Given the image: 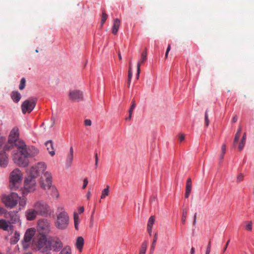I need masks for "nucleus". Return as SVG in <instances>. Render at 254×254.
I'll use <instances>...</instances> for the list:
<instances>
[{"label": "nucleus", "instance_id": "f257e3e1", "mask_svg": "<svg viewBox=\"0 0 254 254\" xmlns=\"http://www.w3.org/2000/svg\"><path fill=\"white\" fill-rule=\"evenodd\" d=\"M16 150L14 149L12 154L13 162L20 167H26L29 164L27 155L25 154V143L23 141H19L16 144Z\"/></svg>", "mask_w": 254, "mask_h": 254}, {"label": "nucleus", "instance_id": "f03ea898", "mask_svg": "<svg viewBox=\"0 0 254 254\" xmlns=\"http://www.w3.org/2000/svg\"><path fill=\"white\" fill-rule=\"evenodd\" d=\"M58 210L60 212L57 215L55 225L59 229H65L67 227L69 224L68 215L63 207H58Z\"/></svg>", "mask_w": 254, "mask_h": 254}, {"label": "nucleus", "instance_id": "7ed1b4c3", "mask_svg": "<svg viewBox=\"0 0 254 254\" xmlns=\"http://www.w3.org/2000/svg\"><path fill=\"white\" fill-rule=\"evenodd\" d=\"M33 207L36 210L38 215L42 216L47 217L52 212L47 202L42 200L36 201L33 204Z\"/></svg>", "mask_w": 254, "mask_h": 254}, {"label": "nucleus", "instance_id": "20e7f679", "mask_svg": "<svg viewBox=\"0 0 254 254\" xmlns=\"http://www.w3.org/2000/svg\"><path fill=\"white\" fill-rule=\"evenodd\" d=\"M22 174L18 169H15L10 174V187L11 190H16L21 182Z\"/></svg>", "mask_w": 254, "mask_h": 254}, {"label": "nucleus", "instance_id": "39448f33", "mask_svg": "<svg viewBox=\"0 0 254 254\" xmlns=\"http://www.w3.org/2000/svg\"><path fill=\"white\" fill-rule=\"evenodd\" d=\"M19 196L15 192H12L9 195H4L2 197V200L5 206L10 208L14 207L18 202Z\"/></svg>", "mask_w": 254, "mask_h": 254}, {"label": "nucleus", "instance_id": "423d86ee", "mask_svg": "<svg viewBox=\"0 0 254 254\" xmlns=\"http://www.w3.org/2000/svg\"><path fill=\"white\" fill-rule=\"evenodd\" d=\"M46 169V165L44 162H39L35 166H32L29 171V176L34 179L39 176L41 173H43Z\"/></svg>", "mask_w": 254, "mask_h": 254}, {"label": "nucleus", "instance_id": "0eeeda50", "mask_svg": "<svg viewBox=\"0 0 254 254\" xmlns=\"http://www.w3.org/2000/svg\"><path fill=\"white\" fill-rule=\"evenodd\" d=\"M62 247L63 243L59 238L54 237L48 239L47 250L58 252Z\"/></svg>", "mask_w": 254, "mask_h": 254}, {"label": "nucleus", "instance_id": "6e6552de", "mask_svg": "<svg viewBox=\"0 0 254 254\" xmlns=\"http://www.w3.org/2000/svg\"><path fill=\"white\" fill-rule=\"evenodd\" d=\"M13 149L12 145L5 144L4 145L3 150L0 152V167L5 168L7 166L8 158L6 152Z\"/></svg>", "mask_w": 254, "mask_h": 254}, {"label": "nucleus", "instance_id": "1a4fd4ad", "mask_svg": "<svg viewBox=\"0 0 254 254\" xmlns=\"http://www.w3.org/2000/svg\"><path fill=\"white\" fill-rule=\"evenodd\" d=\"M19 129L17 127H13L10 131L8 136V143L6 144L12 145V149L16 148V144L19 141H22L19 140Z\"/></svg>", "mask_w": 254, "mask_h": 254}, {"label": "nucleus", "instance_id": "9d476101", "mask_svg": "<svg viewBox=\"0 0 254 254\" xmlns=\"http://www.w3.org/2000/svg\"><path fill=\"white\" fill-rule=\"evenodd\" d=\"M37 102L36 98H31L24 101L21 105V110L23 114L30 113L35 108Z\"/></svg>", "mask_w": 254, "mask_h": 254}, {"label": "nucleus", "instance_id": "9b49d317", "mask_svg": "<svg viewBox=\"0 0 254 254\" xmlns=\"http://www.w3.org/2000/svg\"><path fill=\"white\" fill-rule=\"evenodd\" d=\"M52 175L49 172H46L44 176L41 178L40 186L45 190L50 189L52 187Z\"/></svg>", "mask_w": 254, "mask_h": 254}, {"label": "nucleus", "instance_id": "f8f14e48", "mask_svg": "<svg viewBox=\"0 0 254 254\" xmlns=\"http://www.w3.org/2000/svg\"><path fill=\"white\" fill-rule=\"evenodd\" d=\"M38 229L41 233L47 234L50 230V223L47 219H41L38 221Z\"/></svg>", "mask_w": 254, "mask_h": 254}, {"label": "nucleus", "instance_id": "ddd939ff", "mask_svg": "<svg viewBox=\"0 0 254 254\" xmlns=\"http://www.w3.org/2000/svg\"><path fill=\"white\" fill-rule=\"evenodd\" d=\"M36 184L35 179L28 177L24 181V189L28 192H32L36 189Z\"/></svg>", "mask_w": 254, "mask_h": 254}, {"label": "nucleus", "instance_id": "4468645a", "mask_svg": "<svg viewBox=\"0 0 254 254\" xmlns=\"http://www.w3.org/2000/svg\"><path fill=\"white\" fill-rule=\"evenodd\" d=\"M68 98L73 102H79L83 99V93L78 90H70L68 93Z\"/></svg>", "mask_w": 254, "mask_h": 254}, {"label": "nucleus", "instance_id": "2eb2a0df", "mask_svg": "<svg viewBox=\"0 0 254 254\" xmlns=\"http://www.w3.org/2000/svg\"><path fill=\"white\" fill-rule=\"evenodd\" d=\"M4 217L9 219L8 222L9 224H15L18 223L20 221L17 212L15 211L5 213Z\"/></svg>", "mask_w": 254, "mask_h": 254}, {"label": "nucleus", "instance_id": "dca6fc26", "mask_svg": "<svg viewBox=\"0 0 254 254\" xmlns=\"http://www.w3.org/2000/svg\"><path fill=\"white\" fill-rule=\"evenodd\" d=\"M48 239L45 235L40 234L38 241L37 247L39 250H47Z\"/></svg>", "mask_w": 254, "mask_h": 254}, {"label": "nucleus", "instance_id": "f3484780", "mask_svg": "<svg viewBox=\"0 0 254 254\" xmlns=\"http://www.w3.org/2000/svg\"><path fill=\"white\" fill-rule=\"evenodd\" d=\"M35 230L32 228L29 229L26 231L24 237V245L26 244V246L28 245V243L31 241L32 237L35 235Z\"/></svg>", "mask_w": 254, "mask_h": 254}, {"label": "nucleus", "instance_id": "a211bd4d", "mask_svg": "<svg viewBox=\"0 0 254 254\" xmlns=\"http://www.w3.org/2000/svg\"><path fill=\"white\" fill-rule=\"evenodd\" d=\"M37 215V211L33 207V208L29 209L25 212V216L26 219L29 221H32L36 219Z\"/></svg>", "mask_w": 254, "mask_h": 254}, {"label": "nucleus", "instance_id": "6ab92c4d", "mask_svg": "<svg viewBox=\"0 0 254 254\" xmlns=\"http://www.w3.org/2000/svg\"><path fill=\"white\" fill-rule=\"evenodd\" d=\"M39 153V150L35 147L32 146L30 147H27L25 144V154L27 155L28 157H33L37 155Z\"/></svg>", "mask_w": 254, "mask_h": 254}, {"label": "nucleus", "instance_id": "aec40b11", "mask_svg": "<svg viewBox=\"0 0 254 254\" xmlns=\"http://www.w3.org/2000/svg\"><path fill=\"white\" fill-rule=\"evenodd\" d=\"M9 222H7L5 220H0V229H2L4 231H7L9 229L10 230L13 229V226L9 225Z\"/></svg>", "mask_w": 254, "mask_h": 254}, {"label": "nucleus", "instance_id": "412c9836", "mask_svg": "<svg viewBox=\"0 0 254 254\" xmlns=\"http://www.w3.org/2000/svg\"><path fill=\"white\" fill-rule=\"evenodd\" d=\"M73 159V149L72 146L70 147L69 150V154L68 155L66 161V166L68 168L70 167L72 164Z\"/></svg>", "mask_w": 254, "mask_h": 254}, {"label": "nucleus", "instance_id": "4be33fe9", "mask_svg": "<svg viewBox=\"0 0 254 254\" xmlns=\"http://www.w3.org/2000/svg\"><path fill=\"white\" fill-rule=\"evenodd\" d=\"M45 145L47 147V149L48 150L49 154L53 156L55 154V150L53 147V142L52 140H50L45 143Z\"/></svg>", "mask_w": 254, "mask_h": 254}, {"label": "nucleus", "instance_id": "5701e85b", "mask_svg": "<svg viewBox=\"0 0 254 254\" xmlns=\"http://www.w3.org/2000/svg\"><path fill=\"white\" fill-rule=\"evenodd\" d=\"M121 21L118 18H116L114 20L113 27H112V33L114 35H116L119 28L120 26Z\"/></svg>", "mask_w": 254, "mask_h": 254}, {"label": "nucleus", "instance_id": "b1692460", "mask_svg": "<svg viewBox=\"0 0 254 254\" xmlns=\"http://www.w3.org/2000/svg\"><path fill=\"white\" fill-rule=\"evenodd\" d=\"M21 97L20 93L18 91H13L11 94V97L12 100L15 103H17L19 101Z\"/></svg>", "mask_w": 254, "mask_h": 254}, {"label": "nucleus", "instance_id": "393cba45", "mask_svg": "<svg viewBox=\"0 0 254 254\" xmlns=\"http://www.w3.org/2000/svg\"><path fill=\"white\" fill-rule=\"evenodd\" d=\"M84 245V239L82 237H78L77 238L76 245L78 250L81 252Z\"/></svg>", "mask_w": 254, "mask_h": 254}, {"label": "nucleus", "instance_id": "a878e982", "mask_svg": "<svg viewBox=\"0 0 254 254\" xmlns=\"http://www.w3.org/2000/svg\"><path fill=\"white\" fill-rule=\"evenodd\" d=\"M20 234L17 232H15L14 236L11 238L10 242L11 244H15L19 240Z\"/></svg>", "mask_w": 254, "mask_h": 254}, {"label": "nucleus", "instance_id": "bb28decb", "mask_svg": "<svg viewBox=\"0 0 254 254\" xmlns=\"http://www.w3.org/2000/svg\"><path fill=\"white\" fill-rule=\"evenodd\" d=\"M157 239H158V235H157V233H156L155 234V235L154 236L153 242L152 243V245L151 246V248H150V253L151 254H153L154 251V250H155V248L156 247V242L157 241Z\"/></svg>", "mask_w": 254, "mask_h": 254}, {"label": "nucleus", "instance_id": "cd10ccee", "mask_svg": "<svg viewBox=\"0 0 254 254\" xmlns=\"http://www.w3.org/2000/svg\"><path fill=\"white\" fill-rule=\"evenodd\" d=\"M50 190L51 191V195L56 198H58L59 197V193L57 190V189L54 186H52L50 188Z\"/></svg>", "mask_w": 254, "mask_h": 254}, {"label": "nucleus", "instance_id": "c85d7f7f", "mask_svg": "<svg viewBox=\"0 0 254 254\" xmlns=\"http://www.w3.org/2000/svg\"><path fill=\"white\" fill-rule=\"evenodd\" d=\"M73 218H74V227L76 230H78V225L80 222V220H79V218L78 215L77 213H76V212L74 213Z\"/></svg>", "mask_w": 254, "mask_h": 254}, {"label": "nucleus", "instance_id": "c756f323", "mask_svg": "<svg viewBox=\"0 0 254 254\" xmlns=\"http://www.w3.org/2000/svg\"><path fill=\"white\" fill-rule=\"evenodd\" d=\"M59 254H71V249L69 246H65Z\"/></svg>", "mask_w": 254, "mask_h": 254}, {"label": "nucleus", "instance_id": "7c9ffc66", "mask_svg": "<svg viewBox=\"0 0 254 254\" xmlns=\"http://www.w3.org/2000/svg\"><path fill=\"white\" fill-rule=\"evenodd\" d=\"M147 244L146 241H144L142 243L140 249L139 250V254H145L146 251L147 249Z\"/></svg>", "mask_w": 254, "mask_h": 254}, {"label": "nucleus", "instance_id": "2f4dec72", "mask_svg": "<svg viewBox=\"0 0 254 254\" xmlns=\"http://www.w3.org/2000/svg\"><path fill=\"white\" fill-rule=\"evenodd\" d=\"M192 184H186L185 197L188 198L191 190Z\"/></svg>", "mask_w": 254, "mask_h": 254}, {"label": "nucleus", "instance_id": "473e14b6", "mask_svg": "<svg viewBox=\"0 0 254 254\" xmlns=\"http://www.w3.org/2000/svg\"><path fill=\"white\" fill-rule=\"evenodd\" d=\"M109 193V186H107L106 188L104 189L102 191V194L101 195V199H104Z\"/></svg>", "mask_w": 254, "mask_h": 254}, {"label": "nucleus", "instance_id": "72a5a7b5", "mask_svg": "<svg viewBox=\"0 0 254 254\" xmlns=\"http://www.w3.org/2000/svg\"><path fill=\"white\" fill-rule=\"evenodd\" d=\"M154 222H155V217L154 216H151L149 220H148V224H147V228H152V226L154 223Z\"/></svg>", "mask_w": 254, "mask_h": 254}, {"label": "nucleus", "instance_id": "f704fd0d", "mask_svg": "<svg viewBox=\"0 0 254 254\" xmlns=\"http://www.w3.org/2000/svg\"><path fill=\"white\" fill-rule=\"evenodd\" d=\"M108 15L106 13L105 11L102 12V18L101 20V27H102L103 24L105 22L106 19H107Z\"/></svg>", "mask_w": 254, "mask_h": 254}, {"label": "nucleus", "instance_id": "c9c22d12", "mask_svg": "<svg viewBox=\"0 0 254 254\" xmlns=\"http://www.w3.org/2000/svg\"><path fill=\"white\" fill-rule=\"evenodd\" d=\"M187 216V209L186 208H184L183 210V214H182V222L183 224H185L186 223Z\"/></svg>", "mask_w": 254, "mask_h": 254}, {"label": "nucleus", "instance_id": "e433bc0d", "mask_svg": "<svg viewBox=\"0 0 254 254\" xmlns=\"http://www.w3.org/2000/svg\"><path fill=\"white\" fill-rule=\"evenodd\" d=\"M147 60V50L145 49V50L142 52L141 54V59L140 61L138 62H141V64L145 62Z\"/></svg>", "mask_w": 254, "mask_h": 254}, {"label": "nucleus", "instance_id": "4c0bfd02", "mask_svg": "<svg viewBox=\"0 0 254 254\" xmlns=\"http://www.w3.org/2000/svg\"><path fill=\"white\" fill-rule=\"evenodd\" d=\"M26 80L24 78H21L20 83L19 86V88L20 90H22L25 87Z\"/></svg>", "mask_w": 254, "mask_h": 254}, {"label": "nucleus", "instance_id": "58836bf2", "mask_svg": "<svg viewBox=\"0 0 254 254\" xmlns=\"http://www.w3.org/2000/svg\"><path fill=\"white\" fill-rule=\"evenodd\" d=\"M204 121H205V126L206 127L208 126L209 124V121L208 119V110H206L205 112Z\"/></svg>", "mask_w": 254, "mask_h": 254}, {"label": "nucleus", "instance_id": "ea45409f", "mask_svg": "<svg viewBox=\"0 0 254 254\" xmlns=\"http://www.w3.org/2000/svg\"><path fill=\"white\" fill-rule=\"evenodd\" d=\"M19 204L20 206L24 207L26 203V201L25 198H21L19 197Z\"/></svg>", "mask_w": 254, "mask_h": 254}, {"label": "nucleus", "instance_id": "a19ab883", "mask_svg": "<svg viewBox=\"0 0 254 254\" xmlns=\"http://www.w3.org/2000/svg\"><path fill=\"white\" fill-rule=\"evenodd\" d=\"M136 107V104L135 100L133 99L131 102V105L130 109L128 110V112L133 113V110Z\"/></svg>", "mask_w": 254, "mask_h": 254}, {"label": "nucleus", "instance_id": "79ce46f5", "mask_svg": "<svg viewBox=\"0 0 254 254\" xmlns=\"http://www.w3.org/2000/svg\"><path fill=\"white\" fill-rule=\"evenodd\" d=\"M245 143H246V141L241 139V140L239 144V146H238V149H239V151H241L242 150H243V149L244 147Z\"/></svg>", "mask_w": 254, "mask_h": 254}, {"label": "nucleus", "instance_id": "37998d69", "mask_svg": "<svg viewBox=\"0 0 254 254\" xmlns=\"http://www.w3.org/2000/svg\"><path fill=\"white\" fill-rule=\"evenodd\" d=\"M248 224L246 226V230L248 231H251L252 230L253 223L252 221L248 222Z\"/></svg>", "mask_w": 254, "mask_h": 254}, {"label": "nucleus", "instance_id": "c03bdc74", "mask_svg": "<svg viewBox=\"0 0 254 254\" xmlns=\"http://www.w3.org/2000/svg\"><path fill=\"white\" fill-rule=\"evenodd\" d=\"M140 65H141V62H138L137 64V78H138L140 72Z\"/></svg>", "mask_w": 254, "mask_h": 254}, {"label": "nucleus", "instance_id": "a18cd8bd", "mask_svg": "<svg viewBox=\"0 0 254 254\" xmlns=\"http://www.w3.org/2000/svg\"><path fill=\"white\" fill-rule=\"evenodd\" d=\"M132 73L131 70V63H129V69L128 71V78H132Z\"/></svg>", "mask_w": 254, "mask_h": 254}, {"label": "nucleus", "instance_id": "49530a36", "mask_svg": "<svg viewBox=\"0 0 254 254\" xmlns=\"http://www.w3.org/2000/svg\"><path fill=\"white\" fill-rule=\"evenodd\" d=\"M240 135L241 134H239V133L235 134V138H234V145H236L237 143L238 140L240 138Z\"/></svg>", "mask_w": 254, "mask_h": 254}, {"label": "nucleus", "instance_id": "de8ad7c7", "mask_svg": "<svg viewBox=\"0 0 254 254\" xmlns=\"http://www.w3.org/2000/svg\"><path fill=\"white\" fill-rule=\"evenodd\" d=\"M84 124L85 126H91L92 124L91 121L89 119H86L84 120Z\"/></svg>", "mask_w": 254, "mask_h": 254}, {"label": "nucleus", "instance_id": "09e8293b", "mask_svg": "<svg viewBox=\"0 0 254 254\" xmlns=\"http://www.w3.org/2000/svg\"><path fill=\"white\" fill-rule=\"evenodd\" d=\"M244 176L242 174H239L237 178V182L239 183L243 180Z\"/></svg>", "mask_w": 254, "mask_h": 254}, {"label": "nucleus", "instance_id": "8fccbe9b", "mask_svg": "<svg viewBox=\"0 0 254 254\" xmlns=\"http://www.w3.org/2000/svg\"><path fill=\"white\" fill-rule=\"evenodd\" d=\"M88 183V181L87 178H85L83 180V185L82 186V189H85L87 187Z\"/></svg>", "mask_w": 254, "mask_h": 254}, {"label": "nucleus", "instance_id": "3c124183", "mask_svg": "<svg viewBox=\"0 0 254 254\" xmlns=\"http://www.w3.org/2000/svg\"><path fill=\"white\" fill-rule=\"evenodd\" d=\"M95 168H97V167H98V154L97 153H95Z\"/></svg>", "mask_w": 254, "mask_h": 254}, {"label": "nucleus", "instance_id": "603ef678", "mask_svg": "<svg viewBox=\"0 0 254 254\" xmlns=\"http://www.w3.org/2000/svg\"><path fill=\"white\" fill-rule=\"evenodd\" d=\"M226 144H223L222 145V148H221L222 154H225V153H226Z\"/></svg>", "mask_w": 254, "mask_h": 254}, {"label": "nucleus", "instance_id": "864d4df0", "mask_svg": "<svg viewBox=\"0 0 254 254\" xmlns=\"http://www.w3.org/2000/svg\"><path fill=\"white\" fill-rule=\"evenodd\" d=\"M229 242H230V240H229L227 242V243H226V245H225V247H224V249H223V253H224V252L226 251L227 248V247H228V245H229Z\"/></svg>", "mask_w": 254, "mask_h": 254}, {"label": "nucleus", "instance_id": "5fc2aeb1", "mask_svg": "<svg viewBox=\"0 0 254 254\" xmlns=\"http://www.w3.org/2000/svg\"><path fill=\"white\" fill-rule=\"evenodd\" d=\"M94 212V211H93V213ZM93 214L92 213V215H91V220H90V227H92L93 226Z\"/></svg>", "mask_w": 254, "mask_h": 254}, {"label": "nucleus", "instance_id": "6e6d98bb", "mask_svg": "<svg viewBox=\"0 0 254 254\" xmlns=\"http://www.w3.org/2000/svg\"><path fill=\"white\" fill-rule=\"evenodd\" d=\"M5 213H6L5 209L2 207H0V215L3 213L5 214Z\"/></svg>", "mask_w": 254, "mask_h": 254}, {"label": "nucleus", "instance_id": "4d7b16f0", "mask_svg": "<svg viewBox=\"0 0 254 254\" xmlns=\"http://www.w3.org/2000/svg\"><path fill=\"white\" fill-rule=\"evenodd\" d=\"M179 139L181 141H183L185 139V135L184 134H180L179 136Z\"/></svg>", "mask_w": 254, "mask_h": 254}, {"label": "nucleus", "instance_id": "13d9d810", "mask_svg": "<svg viewBox=\"0 0 254 254\" xmlns=\"http://www.w3.org/2000/svg\"><path fill=\"white\" fill-rule=\"evenodd\" d=\"M84 209L83 206L80 207L78 209L79 213H82L84 212Z\"/></svg>", "mask_w": 254, "mask_h": 254}, {"label": "nucleus", "instance_id": "bf43d9fd", "mask_svg": "<svg viewBox=\"0 0 254 254\" xmlns=\"http://www.w3.org/2000/svg\"><path fill=\"white\" fill-rule=\"evenodd\" d=\"M128 114H129L128 117L126 118V120H130L131 119L132 113L128 112Z\"/></svg>", "mask_w": 254, "mask_h": 254}, {"label": "nucleus", "instance_id": "052dcab7", "mask_svg": "<svg viewBox=\"0 0 254 254\" xmlns=\"http://www.w3.org/2000/svg\"><path fill=\"white\" fill-rule=\"evenodd\" d=\"M91 196V192L90 191H88L87 192V193L86 194V197L88 199H89L90 198Z\"/></svg>", "mask_w": 254, "mask_h": 254}, {"label": "nucleus", "instance_id": "680f3d73", "mask_svg": "<svg viewBox=\"0 0 254 254\" xmlns=\"http://www.w3.org/2000/svg\"><path fill=\"white\" fill-rule=\"evenodd\" d=\"M152 228H147V231H148V232L149 234V235H151V234H152Z\"/></svg>", "mask_w": 254, "mask_h": 254}, {"label": "nucleus", "instance_id": "e2e57ef3", "mask_svg": "<svg viewBox=\"0 0 254 254\" xmlns=\"http://www.w3.org/2000/svg\"><path fill=\"white\" fill-rule=\"evenodd\" d=\"M237 120H238V117L237 116H235L233 118V120H232V121L233 123H236L237 121Z\"/></svg>", "mask_w": 254, "mask_h": 254}, {"label": "nucleus", "instance_id": "0e129e2a", "mask_svg": "<svg viewBox=\"0 0 254 254\" xmlns=\"http://www.w3.org/2000/svg\"><path fill=\"white\" fill-rule=\"evenodd\" d=\"M241 131H242V128H241V127H239V128H238L236 133H239V134H240L241 133Z\"/></svg>", "mask_w": 254, "mask_h": 254}, {"label": "nucleus", "instance_id": "69168bd1", "mask_svg": "<svg viewBox=\"0 0 254 254\" xmlns=\"http://www.w3.org/2000/svg\"><path fill=\"white\" fill-rule=\"evenodd\" d=\"M246 136H246V133L245 132L244 135H243V137H242V139L243 140L246 141Z\"/></svg>", "mask_w": 254, "mask_h": 254}, {"label": "nucleus", "instance_id": "338daca9", "mask_svg": "<svg viewBox=\"0 0 254 254\" xmlns=\"http://www.w3.org/2000/svg\"><path fill=\"white\" fill-rule=\"evenodd\" d=\"M210 251L211 249L206 248L205 254H210Z\"/></svg>", "mask_w": 254, "mask_h": 254}, {"label": "nucleus", "instance_id": "774afa93", "mask_svg": "<svg viewBox=\"0 0 254 254\" xmlns=\"http://www.w3.org/2000/svg\"><path fill=\"white\" fill-rule=\"evenodd\" d=\"M194 248L193 247H192L190 250V254H194Z\"/></svg>", "mask_w": 254, "mask_h": 254}]
</instances>
